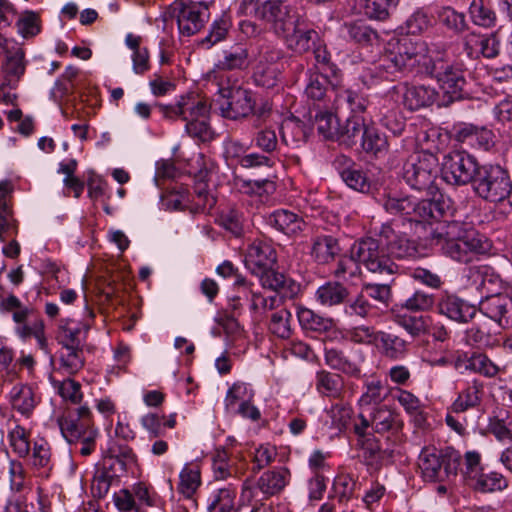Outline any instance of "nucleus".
Instances as JSON below:
<instances>
[{
	"instance_id": "f257e3e1",
	"label": "nucleus",
	"mask_w": 512,
	"mask_h": 512,
	"mask_svg": "<svg viewBox=\"0 0 512 512\" xmlns=\"http://www.w3.org/2000/svg\"><path fill=\"white\" fill-rule=\"evenodd\" d=\"M450 212L430 227L429 240L438 246L442 253L451 259L467 263L475 254H485L490 248L489 240L468 228L467 224L458 220H449Z\"/></svg>"
},
{
	"instance_id": "f03ea898",
	"label": "nucleus",
	"mask_w": 512,
	"mask_h": 512,
	"mask_svg": "<svg viewBox=\"0 0 512 512\" xmlns=\"http://www.w3.org/2000/svg\"><path fill=\"white\" fill-rule=\"evenodd\" d=\"M380 201L387 213L405 217L410 222L427 223L430 227L435 220L444 218L451 212L450 199L443 195L416 201L402 193L388 192Z\"/></svg>"
},
{
	"instance_id": "7ed1b4c3",
	"label": "nucleus",
	"mask_w": 512,
	"mask_h": 512,
	"mask_svg": "<svg viewBox=\"0 0 512 512\" xmlns=\"http://www.w3.org/2000/svg\"><path fill=\"white\" fill-rule=\"evenodd\" d=\"M435 57H429V45L421 39L402 36L382 59L388 73L413 72L426 74Z\"/></svg>"
},
{
	"instance_id": "20e7f679",
	"label": "nucleus",
	"mask_w": 512,
	"mask_h": 512,
	"mask_svg": "<svg viewBox=\"0 0 512 512\" xmlns=\"http://www.w3.org/2000/svg\"><path fill=\"white\" fill-rule=\"evenodd\" d=\"M461 455L453 448L424 447L418 457L422 477L428 482H450L458 473Z\"/></svg>"
},
{
	"instance_id": "39448f33",
	"label": "nucleus",
	"mask_w": 512,
	"mask_h": 512,
	"mask_svg": "<svg viewBox=\"0 0 512 512\" xmlns=\"http://www.w3.org/2000/svg\"><path fill=\"white\" fill-rule=\"evenodd\" d=\"M217 104L224 118L237 120L251 115L255 108L253 93L243 88L238 79L219 76Z\"/></svg>"
},
{
	"instance_id": "423d86ee",
	"label": "nucleus",
	"mask_w": 512,
	"mask_h": 512,
	"mask_svg": "<svg viewBox=\"0 0 512 512\" xmlns=\"http://www.w3.org/2000/svg\"><path fill=\"white\" fill-rule=\"evenodd\" d=\"M427 69L425 75L435 79L443 92L444 99L441 105L448 106L463 98L466 79L460 64L450 62L443 57H435Z\"/></svg>"
},
{
	"instance_id": "0eeeda50",
	"label": "nucleus",
	"mask_w": 512,
	"mask_h": 512,
	"mask_svg": "<svg viewBox=\"0 0 512 512\" xmlns=\"http://www.w3.org/2000/svg\"><path fill=\"white\" fill-rule=\"evenodd\" d=\"M472 189L479 198L487 202L503 203L511 192L509 172L500 165H482Z\"/></svg>"
},
{
	"instance_id": "6e6552de",
	"label": "nucleus",
	"mask_w": 512,
	"mask_h": 512,
	"mask_svg": "<svg viewBox=\"0 0 512 512\" xmlns=\"http://www.w3.org/2000/svg\"><path fill=\"white\" fill-rule=\"evenodd\" d=\"M438 159L430 152L414 153L404 162L402 177L413 189L431 191L438 173Z\"/></svg>"
},
{
	"instance_id": "1a4fd4ad",
	"label": "nucleus",
	"mask_w": 512,
	"mask_h": 512,
	"mask_svg": "<svg viewBox=\"0 0 512 512\" xmlns=\"http://www.w3.org/2000/svg\"><path fill=\"white\" fill-rule=\"evenodd\" d=\"M482 165L466 151H452L446 154L442 161V178L448 184L473 186Z\"/></svg>"
},
{
	"instance_id": "9d476101",
	"label": "nucleus",
	"mask_w": 512,
	"mask_h": 512,
	"mask_svg": "<svg viewBox=\"0 0 512 512\" xmlns=\"http://www.w3.org/2000/svg\"><path fill=\"white\" fill-rule=\"evenodd\" d=\"M380 239L371 237L361 239L354 243L351 253L360 264L364 265L370 272L380 275H393L399 272L400 267L393 262L387 253L380 249Z\"/></svg>"
},
{
	"instance_id": "9b49d317",
	"label": "nucleus",
	"mask_w": 512,
	"mask_h": 512,
	"mask_svg": "<svg viewBox=\"0 0 512 512\" xmlns=\"http://www.w3.org/2000/svg\"><path fill=\"white\" fill-rule=\"evenodd\" d=\"M360 423L354 425L356 435H363V430L371 427L375 433H397L402 427L398 413L387 405H376L363 409L359 414Z\"/></svg>"
},
{
	"instance_id": "f8f14e48",
	"label": "nucleus",
	"mask_w": 512,
	"mask_h": 512,
	"mask_svg": "<svg viewBox=\"0 0 512 512\" xmlns=\"http://www.w3.org/2000/svg\"><path fill=\"white\" fill-rule=\"evenodd\" d=\"M290 472L285 467H279L264 472L255 486H243L241 493L242 502L263 501L281 492L288 484Z\"/></svg>"
},
{
	"instance_id": "ddd939ff",
	"label": "nucleus",
	"mask_w": 512,
	"mask_h": 512,
	"mask_svg": "<svg viewBox=\"0 0 512 512\" xmlns=\"http://www.w3.org/2000/svg\"><path fill=\"white\" fill-rule=\"evenodd\" d=\"M172 16L176 18L178 29L183 36L198 33L209 20V8L203 2H174Z\"/></svg>"
},
{
	"instance_id": "4468645a",
	"label": "nucleus",
	"mask_w": 512,
	"mask_h": 512,
	"mask_svg": "<svg viewBox=\"0 0 512 512\" xmlns=\"http://www.w3.org/2000/svg\"><path fill=\"white\" fill-rule=\"evenodd\" d=\"M283 51L272 45L262 46L254 66L253 78L256 85L266 89L274 88L280 82L279 60Z\"/></svg>"
},
{
	"instance_id": "2eb2a0df",
	"label": "nucleus",
	"mask_w": 512,
	"mask_h": 512,
	"mask_svg": "<svg viewBox=\"0 0 512 512\" xmlns=\"http://www.w3.org/2000/svg\"><path fill=\"white\" fill-rule=\"evenodd\" d=\"M255 16L271 25L273 32L282 37L295 25L293 8L283 0H268L255 9Z\"/></svg>"
},
{
	"instance_id": "dca6fc26",
	"label": "nucleus",
	"mask_w": 512,
	"mask_h": 512,
	"mask_svg": "<svg viewBox=\"0 0 512 512\" xmlns=\"http://www.w3.org/2000/svg\"><path fill=\"white\" fill-rule=\"evenodd\" d=\"M376 235L385 247L387 256L397 260H411L419 255L418 244L405 234L396 233L390 223H383Z\"/></svg>"
},
{
	"instance_id": "f3484780",
	"label": "nucleus",
	"mask_w": 512,
	"mask_h": 512,
	"mask_svg": "<svg viewBox=\"0 0 512 512\" xmlns=\"http://www.w3.org/2000/svg\"><path fill=\"white\" fill-rule=\"evenodd\" d=\"M463 51L471 59L495 58L499 54L500 44L494 33L482 34L471 31L462 38Z\"/></svg>"
},
{
	"instance_id": "a211bd4d",
	"label": "nucleus",
	"mask_w": 512,
	"mask_h": 512,
	"mask_svg": "<svg viewBox=\"0 0 512 512\" xmlns=\"http://www.w3.org/2000/svg\"><path fill=\"white\" fill-rule=\"evenodd\" d=\"M479 311L501 329L512 325V304L508 295L495 293L486 296L479 303Z\"/></svg>"
},
{
	"instance_id": "6ab92c4d",
	"label": "nucleus",
	"mask_w": 512,
	"mask_h": 512,
	"mask_svg": "<svg viewBox=\"0 0 512 512\" xmlns=\"http://www.w3.org/2000/svg\"><path fill=\"white\" fill-rule=\"evenodd\" d=\"M277 261V253L271 243L255 240L247 248L245 266L256 275L272 268Z\"/></svg>"
},
{
	"instance_id": "aec40b11",
	"label": "nucleus",
	"mask_w": 512,
	"mask_h": 512,
	"mask_svg": "<svg viewBox=\"0 0 512 512\" xmlns=\"http://www.w3.org/2000/svg\"><path fill=\"white\" fill-rule=\"evenodd\" d=\"M441 315L458 322L468 323L476 315V308L454 294L443 295L438 302Z\"/></svg>"
},
{
	"instance_id": "412c9836",
	"label": "nucleus",
	"mask_w": 512,
	"mask_h": 512,
	"mask_svg": "<svg viewBox=\"0 0 512 512\" xmlns=\"http://www.w3.org/2000/svg\"><path fill=\"white\" fill-rule=\"evenodd\" d=\"M249 66V52L246 45L235 44L223 51L222 57L214 66L215 79L219 81L221 73L226 71L244 70Z\"/></svg>"
},
{
	"instance_id": "4be33fe9",
	"label": "nucleus",
	"mask_w": 512,
	"mask_h": 512,
	"mask_svg": "<svg viewBox=\"0 0 512 512\" xmlns=\"http://www.w3.org/2000/svg\"><path fill=\"white\" fill-rule=\"evenodd\" d=\"M310 243V256L319 265L331 263L341 251L338 239L332 235L316 234Z\"/></svg>"
},
{
	"instance_id": "5701e85b",
	"label": "nucleus",
	"mask_w": 512,
	"mask_h": 512,
	"mask_svg": "<svg viewBox=\"0 0 512 512\" xmlns=\"http://www.w3.org/2000/svg\"><path fill=\"white\" fill-rule=\"evenodd\" d=\"M324 362L332 370L338 371L348 377L361 379L362 368L360 363L351 359L343 350L338 348H325Z\"/></svg>"
},
{
	"instance_id": "b1692460",
	"label": "nucleus",
	"mask_w": 512,
	"mask_h": 512,
	"mask_svg": "<svg viewBox=\"0 0 512 512\" xmlns=\"http://www.w3.org/2000/svg\"><path fill=\"white\" fill-rule=\"evenodd\" d=\"M256 276L259 277L263 288L276 292L279 297L292 298L298 292L296 282L283 273L275 271L273 267Z\"/></svg>"
},
{
	"instance_id": "393cba45",
	"label": "nucleus",
	"mask_w": 512,
	"mask_h": 512,
	"mask_svg": "<svg viewBox=\"0 0 512 512\" xmlns=\"http://www.w3.org/2000/svg\"><path fill=\"white\" fill-rule=\"evenodd\" d=\"M465 342L468 345L476 346L480 349L494 348L499 345V331L492 329L489 321L471 325L465 331Z\"/></svg>"
},
{
	"instance_id": "a878e982",
	"label": "nucleus",
	"mask_w": 512,
	"mask_h": 512,
	"mask_svg": "<svg viewBox=\"0 0 512 512\" xmlns=\"http://www.w3.org/2000/svg\"><path fill=\"white\" fill-rule=\"evenodd\" d=\"M58 424L63 437L67 440V430L75 429V432L82 433L88 429L95 428L93 415L87 405H82L66 416L58 419Z\"/></svg>"
},
{
	"instance_id": "bb28decb",
	"label": "nucleus",
	"mask_w": 512,
	"mask_h": 512,
	"mask_svg": "<svg viewBox=\"0 0 512 512\" xmlns=\"http://www.w3.org/2000/svg\"><path fill=\"white\" fill-rule=\"evenodd\" d=\"M357 445L363 451V458L366 465L379 468L382 463L392 457V451L383 450L378 439L372 434L363 430V435H357Z\"/></svg>"
},
{
	"instance_id": "cd10ccee",
	"label": "nucleus",
	"mask_w": 512,
	"mask_h": 512,
	"mask_svg": "<svg viewBox=\"0 0 512 512\" xmlns=\"http://www.w3.org/2000/svg\"><path fill=\"white\" fill-rule=\"evenodd\" d=\"M484 395V384L478 379L468 382L466 388L458 393L451 405V411L455 413L466 412L480 406Z\"/></svg>"
},
{
	"instance_id": "c85d7f7f",
	"label": "nucleus",
	"mask_w": 512,
	"mask_h": 512,
	"mask_svg": "<svg viewBox=\"0 0 512 512\" xmlns=\"http://www.w3.org/2000/svg\"><path fill=\"white\" fill-rule=\"evenodd\" d=\"M266 222L271 227L288 236L296 235L301 232L305 224L302 217L286 209L273 211L266 217Z\"/></svg>"
},
{
	"instance_id": "c756f323",
	"label": "nucleus",
	"mask_w": 512,
	"mask_h": 512,
	"mask_svg": "<svg viewBox=\"0 0 512 512\" xmlns=\"http://www.w3.org/2000/svg\"><path fill=\"white\" fill-rule=\"evenodd\" d=\"M300 18L295 20V25L291 28L292 32H286L282 36L288 49L295 53H305L309 51L318 39V33L313 29H301Z\"/></svg>"
},
{
	"instance_id": "7c9ffc66",
	"label": "nucleus",
	"mask_w": 512,
	"mask_h": 512,
	"mask_svg": "<svg viewBox=\"0 0 512 512\" xmlns=\"http://www.w3.org/2000/svg\"><path fill=\"white\" fill-rule=\"evenodd\" d=\"M438 92L435 88L425 85L406 86L403 93V105L411 110L431 106L437 99Z\"/></svg>"
},
{
	"instance_id": "2f4dec72",
	"label": "nucleus",
	"mask_w": 512,
	"mask_h": 512,
	"mask_svg": "<svg viewBox=\"0 0 512 512\" xmlns=\"http://www.w3.org/2000/svg\"><path fill=\"white\" fill-rule=\"evenodd\" d=\"M201 486V470L198 464L187 463L184 465L179 474V483L177 491L183 495L186 501L191 505H196L193 496Z\"/></svg>"
},
{
	"instance_id": "473e14b6",
	"label": "nucleus",
	"mask_w": 512,
	"mask_h": 512,
	"mask_svg": "<svg viewBox=\"0 0 512 512\" xmlns=\"http://www.w3.org/2000/svg\"><path fill=\"white\" fill-rule=\"evenodd\" d=\"M306 75L307 83L304 93L307 99L314 103H319V106L322 104L326 108L328 102V76L314 68H309Z\"/></svg>"
},
{
	"instance_id": "72a5a7b5",
	"label": "nucleus",
	"mask_w": 512,
	"mask_h": 512,
	"mask_svg": "<svg viewBox=\"0 0 512 512\" xmlns=\"http://www.w3.org/2000/svg\"><path fill=\"white\" fill-rule=\"evenodd\" d=\"M349 290L342 283L328 281L321 285L315 293V298L322 306L332 307L347 302Z\"/></svg>"
},
{
	"instance_id": "f704fd0d",
	"label": "nucleus",
	"mask_w": 512,
	"mask_h": 512,
	"mask_svg": "<svg viewBox=\"0 0 512 512\" xmlns=\"http://www.w3.org/2000/svg\"><path fill=\"white\" fill-rule=\"evenodd\" d=\"M80 70L74 66H67L61 76L56 80L52 90V99L61 104L62 100L72 95L79 84Z\"/></svg>"
},
{
	"instance_id": "c9c22d12",
	"label": "nucleus",
	"mask_w": 512,
	"mask_h": 512,
	"mask_svg": "<svg viewBox=\"0 0 512 512\" xmlns=\"http://www.w3.org/2000/svg\"><path fill=\"white\" fill-rule=\"evenodd\" d=\"M10 403L14 410L25 417H30L37 401L33 389L25 384L13 386L9 394Z\"/></svg>"
},
{
	"instance_id": "e433bc0d",
	"label": "nucleus",
	"mask_w": 512,
	"mask_h": 512,
	"mask_svg": "<svg viewBox=\"0 0 512 512\" xmlns=\"http://www.w3.org/2000/svg\"><path fill=\"white\" fill-rule=\"evenodd\" d=\"M85 327L72 319H61L57 339L62 347H82Z\"/></svg>"
},
{
	"instance_id": "4c0bfd02",
	"label": "nucleus",
	"mask_w": 512,
	"mask_h": 512,
	"mask_svg": "<svg viewBox=\"0 0 512 512\" xmlns=\"http://www.w3.org/2000/svg\"><path fill=\"white\" fill-rule=\"evenodd\" d=\"M210 107L207 102L195 94L180 96V119L186 124L197 118L208 117Z\"/></svg>"
},
{
	"instance_id": "58836bf2",
	"label": "nucleus",
	"mask_w": 512,
	"mask_h": 512,
	"mask_svg": "<svg viewBox=\"0 0 512 512\" xmlns=\"http://www.w3.org/2000/svg\"><path fill=\"white\" fill-rule=\"evenodd\" d=\"M344 379L338 373L320 370L316 373L315 387L322 395L330 398H339L343 393Z\"/></svg>"
},
{
	"instance_id": "ea45409f",
	"label": "nucleus",
	"mask_w": 512,
	"mask_h": 512,
	"mask_svg": "<svg viewBox=\"0 0 512 512\" xmlns=\"http://www.w3.org/2000/svg\"><path fill=\"white\" fill-rule=\"evenodd\" d=\"M297 317L300 326L305 331L325 333L330 331L334 326V322L331 318L323 317L303 306L297 307Z\"/></svg>"
},
{
	"instance_id": "a19ab883",
	"label": "nucleus",
	"mask_w": 512,
	"mask_h": 512,
	"mask_svg": "<svg viewBox=\"0 0 512 512\" xmlns=\"http://www.w3.org/2000/svg\"><path fill=\"white\" fill-rule=\"evenodd\" d=\"M249 310L254 320L259 321L268 312L276 309L282 301L278 295L264 296L258 291L248 294Z\"/></svg>"
},
{
	"instance_id": "79ce46f5",
	"label": "nucleus",
	"mask_w": 512,
	"mask_h": 512,
	"mask_svg": "<svg viewBox=\"0 0 512 512\" xmlns=\"http://www.w3.org/2000/svg\"><path fill=\"white\" fill-rule=\"evenodd\" d=\"M67 430V441L75 445L80 455L86 457L91 455L96 449V441L99 435L98 429H88L82 433L75 432V429Z\"/></svg>"
},
{
	"instance_id": "37998d69",
	"label": "nucleus",
	"mask_w": 512,
	"mask_h": 512,
	"mask_svg": "<svg viewBox=\"0 0 512 512\" xmlns=\"http://www.w3.org/2000/svg\"><path fill=\"white\" fill-rule=\"evenodd\" d=\"M313 126L319 135L326 140H335L339 133V121L337 117L329 110L317 109L313 116Z\"/></svg>"
},
{
	"instance_id": "c03bdc74",
	"label": "nucleus",
	"mask_w": 512,
	"mask_h": 512,
	"mask_svg": "<svg viewBox=\"0 0 512 512\" xmlns=\"http://www.w3.org/2000/svg\"><path fill=\"white\" fill-rule=\"evenodd\" d=\"M365 127L361 117L356 115L349 117L343 126L339 125V133L335 140L347 147H352L361 139Z\"/></svg>"
},
{
	"instance_id": "a18cd8bd",
	"label": "nucleus",
	"mask_w": 512,
	"mask_h": 512,
	"mask_svg": "<svg viewBox=\"0 0 512 512\" xmlns=\"http://www.w3.org/2000/svg\"><path fill=\"white\" fill-rule=\"evenodd\" d=\"M469 15L475 25L484 28L493 27L497 19L489 0H472L469 5Z\"/></svg>"
},
{
	"instance_id": "49530a36",
	"label": "nucleus",
	"mask_w": 512,
	"mask_h": 512,
	"mask_svg": "<svg viewBox=\"0 0 512 512\" xmlns=\"http://www.w3.org/2000/svg\"><path fill=\"white\" fill-rule=\"evenodd\" d=\"M468 278L478 290H485L487 293L492 291L490 286H496L498 283L501 284L502 282L500 276L487 265L470 267L468 270Z\"/></svg>"
},
{
	"instance_id": "de8ad7c7",
	"label": "nucleus",
	"mask_w": 512,
	"mask_h": 512,
	"mask_svg": "<svg viewBox=\"0 0 512 512\" xmlns=\"http://www.w3.org/2000/svg\"><path fill=\"white\" fill-rule=\"evenodd\" d=\"M379 342L381 343L382 354L386 358L399 360L407 354V342L397 335L381 331Z\"/></svg>"
},
{
	"instance_id": "09e8293b",
	"label": "nucleus",
	"mask_w": 512,
	"mask_h": 512,
	"mask_svg": "<svg viewBox=\"0 0 512 512\" xmlns=\"http://www.w3.org/2000/svg\"><path fill=\"white\" fill-rule=\"evenodd\" d=\"M400 0H364L362 11L372 20L385 21L396 9Z\"/></svg>"
},
{
	"instance_id": "8fccbe9b",
	"label": "nucleus",
	"mask_w": 512,
	"mask_h": 512,
	"mask_svg": "<svg viewBox=\"0 0 512 512\" xmlns=\"http://www.w3.org/2000/svg\"><path fill=\"white\" fill-rule=\"evenodd\" d=\"M465 369L487 378H493L500 372L499 366L482 352H473L467 358Z\"/></svg>"
},
{
	"instance_id": "3c124183",
	"label": "nucleus",
	"mask_w": 512,
	"mask_h": 512,
	"mask_svg": "<svg viewBox=\"0 0 512 512\" xmlns=\"http://www.w3.org/2000/svg\"><path fill=\"white\" fill-rule=\"evenodd\" d=\"M15 26L20 36L24 39H31L41 32L42 21L40 14L35 11L25 10L20 13Z\"/></svg>"
},
{
	"instance_id": "603ef678",
	"label": "nucleus",
	"mask_w": 512,
	"mask_h": 512,
	"mask_svg": "<svg viewBox=\"0 0 512 512\" xmlns=\"http://www.w3.org/2000/svg\"><path fill=\"white\" fill-rule=\"evenodd\" d=\"M342 180L352 189L367 193L370 191L371 182L364 170L353 164L341 171Z\"/></svg>"
},
{
	"instance_id": "864d4df0",
	"label": "nucleus",
	"mask_w": 512,
	"mask_h": 512,
	"mask_svg": "<svg viewBox=\"0 0 512 512\" xmlns=\"http://www.w3.org/2000/svg\"><path fill=\"white\" fill-rule=\"evenodd\" d=\"M3 69L8 76L17 80L24 75L26 70L25 52L19 45H14V50H9L5 55Z\"/></svg>"
},
{
	"instance_id": "5fc2aeb1",
	"label": "nucleus",
	"mask_w": 512,
	"mask_h": 512,
	"mask_svg": "<svg viewBox=\"0 0 512 512\" xmlns=\"http://www.w3.org/2000/svg\"><path fill=\"white\" fill-rule=\"evenodd\" d=\"M291 319L292 314L289 310L282 308L275 311L270 318L269 331L278 338H290L292 335Z\"/></svg>"
},
{
	"instance_id": "6e6d98bb",
	"label": "nucleus",
	"mask_w": 512,
	"mask_h": 512,
	"mask_svg": "<svg viewBox=\"0 0 512 512\" xmlns=\"http://www.w3.org/2000/svg\"><path fill=\"white\" fill-rule=\"evenodd\" d=\"M253 397V391L243 382L234 383L227 391L224 404L225 409L228 413L236 411L240 403H244L247 400H251Z\"/></svg>"
},
{
	"instance_id": "4d7b16f0",
	"label": "nucleus",
	"mask_w": 512,
	"mask_h": 512,
	"mask_svg": "<svg viewBox=\"0 0 512 512\" xmlns=\"http://www.w3.org/2000/svg\"><path fill=\"white\" fill-rule=\"evenodd\" d=\"M488 429L497 440L512 441V415L504 411L491 417L489 419Z\"/></svg>"
},
{
	"instance_id": "13d9d810",
	"label": "nucleus",
	"mask_w": 512,
	"mask_h": 512,
	"mask_svg": "<svg viewBox=\"0 0 512 512\" xmlns=\"http://www.w3.org/2000/svg\"><path fill=\"white\" fill-rule=\"evenodd\" d=\"M345 29L351 40L362 45H372L378 39L377 31L362 22L346 23Z\"/></svg>"
},
{
	"instance_id": "bf43d9fd",
	"label": "nucleus",
	"mask_w": 512,
	"mask_h": 512,
	"mask_svg": "<svg viewBox=\"0 0 512 512\" xmlns=\"http://www.w3.org/2000/svg\"><path fill=\"white\" fill-rule=\"evenodd\" d=\"M111 456L109 460L112 461L111 467L114 468L116 465L118 466L115 469V473L125 472L129 468H131L137 462V456L134 453L133 449L127 445H118L110 449Z\"/></svg>"
},
{
	"instance_id": "052dcab7",
	"label": "nucleus",
	"mask_w": 512,
	"mask_h": 512,
	"mask_svg": "<svg viewBox=\"0 0 512 512\" xmlns=\"http://www.w3.org/2000/svg\"><path fill=\"white\" fill-rule=\"evenodd\" d=\"M60 365L70 375L82 369L84 366L82 347H62Z\"/></svg>"
},
{
	"instance_id": "680f3d73",
	"label": "nucleus",
	"mask_w": 512,
	"mask_h": 512,
	"mask_svg": "<svg viewBox=\"0 0 512 512\" xmlns=\"http://www.w3.org/2000/svg\"><path fill=\"white\" fill-rule=\"evenodd\" d=\"M380 332L372 326L359 325L346 330L345 337L355 344L376 345L379 342Z\"/></svg>"
},
{
	"instance_id": "e2e57ef3",
	"label": "nucleus",
	"mask_w": 512,
	"mask_h": 512,
	"mask_svg": "<svg viewBox=\"0 0 512 512\" xmlns=\"http://www.w3.org/2000/svg\"><path fill=\"white\" fill-rule=\"evenodd\" d=\"M438 16L441 24L456 35L463 33L468 28L465 15L451 7L442 8Z\"/></svg>"
},
{
	"instance_id": "0e129e2a",
	"label": "nucleus",
	"mask_w": 512,
	"mask_h": 512,
	"mask_svg": "<svg viewBox=\"0 0 512 512\" xmlns=\"http://www.w3.org/2000/svg\"><path fill=\"white\" fill-rule=\"evenodd\" d=\"M236 491L231 488L218 489L208 506L209 512H237L234 508Z\"/></svg>"
},
{
	"instance_id": "69168bd1",
	"label": "nucleus",
	"mask_w": 512,
	"mask_h": 512,
	"mask_svg": "<svg viewBox=\"0 0 512 512\" xmlns=\"http://www.w3.org/2000/svg\"><path fill=\"white\" fill-rule=\"evenodd\" d=\"M432 15L424 8L415 10L406 20L405 27L408 34L419 35L432 26Z\"/></svg>"
},
{
	"instance_id": "338daca9",
	"label": "nucleus",
	"mask_w": 512,
	"mask_h": 512,
	"mask_svg": "<svg viewBox=\"0 0 512 512\" xmlns=\"http://www.w3.org/2000/svg\"><path fill=\"white\" fill-rule=\"evenodd\" d=\"M361 147L367 153L377 155L386 148V138L374 127L366 126L361 136Z\"/></svg>"
},
{
	"instance_id": "774afa93",
	"label": "nucleus",
	"mask_w": 512,
	"mask_h": 512,
	"mask_svg": "<svg viewBox=\"0 0 512 512\" xmlns=\"http://www.w3.org/2000/svg\"><path fill=\"white\" fill-rule=\"evenodd\" d=\"M221 226L227 231H230L236 237L244 233V215L241 211L229 208L223 211L219 216Z\"/></svg>"
}]
</instances>
